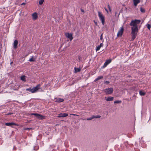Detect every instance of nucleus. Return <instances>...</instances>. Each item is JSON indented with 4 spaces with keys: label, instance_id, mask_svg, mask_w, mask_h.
<instances>
[{
    "label": "nucleus",
    "instance_id": "f257e3e1",
    "mask_svg": "<svg viewBox=\"0 0 151 151\" xmlns=\"http://www.w3.org/2000/svg\"><path fill=\"white\" fill-rule=\"evenodd\" d=\"M140 20L138 19L132 20L129 24L130 26H132L131 27L132 32L137 33L138 29L137 24L140 22Z\"/></svg>",
    "mask_w": 151,
    "mask_h": 151
},
{
    "label": "nucleus",
    "instance_id": "f03ea898",
    "mask_svg": "<svg viewBox=\"0 0 151 151\" xmlns=\"http://www.w3.org/2000/svg\"><path fill=\"white\" fill-rule=\"evenodd\" d=\"M40 85L39 84L37 85L35 87H34L32 88H29L27 89L26 91H29L32 93H34L36 92L40 88Z\"/></svg>",
    "mask_w": 151,
    "mask_h": 151
},
{
    "label": "nucleus",
    "instance_id": "7ed1b4c3",
    "mask_svg": "<svg viewBox=\"0 0 151 151\" xmlns=\"http://www.w3.org/2000/svg\"><path fill=\"white\" fill-rule=\"evenodd\" d=\"M98 16L100 19L101 21L102 24L104 25L105 23V18L103 14L101 12L99 11L98 12Z\"/></svg>",
    "mask_w": 151,
    "mask_h": 151
},
{
    "label": "nucleus",
    "instance_id": "20e7f679",
    "mask_svg": "<svg viewBox=\"0 0 151 151\" xmlns=\"http://www.w3.org/2000/svg\"><path fill=\"white\" fill-rule=\"evenodd\" d=\"M106 94V95L111 94L112 93L113 91V88H106L104 90Z\"/></svg>",
    "mask_w": 151,
    "mask_h": 151
},
{
    "label": "nucleus",
    "instance_id": "39448f33",
    "mask_svg": "<svg viewBox=\"0 0 151 151\" xmlns=\"http://www.w3.org/2000/svg\"><path fill=\"white\" fill-rule=\"evenodd\" d=\"M31 115L35 116L38 119H45V116L37 113H32Z\"/></svg>",
    "mask_w": 151,
    "mask_h": 151
},
{
    "label": "nucleus",
    "instance_id": "423d86ee",
    "mask_svg": "<svg viewBox=\"0 0 151 151\" xmlns=\"http://www.w3.org/2000/svg\"><path fill=\"white\" fill-rule=\"evenodd\" d=\"M124 31V29L123 27L120 28V29L118 31L117 34V36L118 37H121L122 34Z\"/></svg>",
    "mask_w": 151,
    "mask_h": 151
},
{
    "label": "nucleus",
    "instance_id": "0eeeda50",
    "mask_svg": "<svg viewBox=\"0 0 151 151\" xmlns=\"http://www.w3.org/2000/svg\"><path fill=\"white\" fill-rule=\"evenodd\" d=\"M137 33L131 32V36H132L131 40H132L133 41L135 39L137 35Z\"/></svg>",
    "mask_w": 151,
    "mask_h": 151
},
{
    "label": "nucleus",
    "instance_id": "6e6552de",
    "mask_svg": "<svg viewBox=\"0 0 151 151\" xmlns=\"http://www.w3.org/2000/svg\"><path fill=\"white\" fill-rule=\"evenodd\" d=\"M65 35L66 37L69 38L70 41L72 40L73 37L71 34H70L69 33H66Z\"/></svg>",
    "mask_w": 151,
    "mask_h": 151
},
{
    "label": "nucleus",
    "instance_id": "1a4fd4ad",
    "mask_svg": "<svg viewBox=\"0 0 151 151\" xmlns=\"http://www.w3.org/2000/svg\"><path fill=\"white\" fill-rule=\"evenodd\" d=\"M68 116V114L66 113L60 114H58V117H64Z\"/></svg>",
    "mask_w": 151,
    "mask_h": 151
},
{
    "label": "nucleus",
    "instance_id": "9d476101",
    "mask_svg": "<svg viewBox=\"0 0 151 151\" xmlns=\"http://www.w3.org/2000/svg\"><path fill=\"white\" fill-rule=\"evenodd\" d=\"M18 43V41L17 40H15L14 42L13 47L15 49L17 48V45Z\"/></svg>",
    "mask_w": 151,
    "mask_h": 151
},
{
    "label": "nucleus",
    "instance_id": "9b49d317",
    "mask_svg": "<svg viewBox=\"0 0 151 151\" xmlns=\"http://www.w3.org/2000/svg\"><path fill=\"white\" fill-rule=\"evenodd\" d=\"M5 124L6 125L9 126H11L12 125H17V124L14 122L6 123H5Z\"/></svg>",
    "mask_w": 151,
    "mask_h": 151
},
{
    "label": "nucleus",
    "instance_id": "f8f14e48",
    "mask_svg": "<svg viewBox=\"0 0 151 151\" xmlns=\"http://www.w3.org/2000/svg\"><path fill=\"white\" fill-rule=\"evenodd\" d=\"M33 19L34 20H36L37 18V14L36 13H34L32 14Z\"/></svg>",
    "mask_w": 151,
    "mask_h": 151
},
{
    "label": "nucleus",
    "instance_id": "ddd939ff",
    "mask_svg": "<svg viewBox=\"0 0 151 151\" xmlns=\"http://www.w3.org/2000/svg\"><path fill=\"white\" fill-rule=\"evenodd\" d=\"M105 99L106 101H112L113 100V99H114V97L110 96V97H108L107 98H106V97H105Z\"/></svg>",
    "mask_w": 151,
    "mask_h": 151
},
{
    "label": "nucleus",
    "instance_id": "4468645a",
    "mask_svg": "<svg viewBox=\"0 0 151 151\" xmlns=\"http://www.w3.org/2000/svg\"><path fill=\"white\" fill-rule=\"evenodd\" d=\"M64 101V99H63L58 98L56 99L55 101L57 102L60 103Z\"/></svg>",
    "mask_w": 151,
    "mask_h": 151
},
{
    "label": "nucleus",
    "instance_id": "2eb2a0df",
    "mask_svg": "<svg viewBox=\"0 0 151 151\" xmlns=\"http://www.w3.org/2000/svg\"><path fill=\"white\" fill-rule=\"evenodd\" d=\"M134 4L135 6H136L137 4L140 2L139 0H133Z\"/></svg>",
    "mask_w": 151,
    "mask_h": 151
},
{
    "label": "nucleus",
    "instance_id": "dca6fc26",
    "mask_svg": "<svg viewBox=\"0 0 151 151\" xmlns=\"http://www.w3.org/2000/svg\"><path fill=\"white\" fill-rule=\"evenodd\" d=\"M103 78V76H99L97 78H96L94 80V82H96L100 79H102Z\"/></svg>",
    "mask_w": 151,
    "mask_h": 151
},
{
    "label": "nucleus",
    "instance_id": "f3484780",
    "mask_svg": "<svg viewBox=\"0 0 151 151\" xmlns=\"http://www.w3.org/2000/svg\"><path fill=\"white\" fill-rule=\"evenodd\" d=\"M75 72L77 73L78 72H79L81 70V69L80 68H76L75 67L74 68Z\"/></svg>",
    "mask_w": 151,
    "mask_h": 151
},
{
    "label": "nucleus",
    "instance_id": "a211bd4d",
    "mask_svg": "<svg viewBox=\"0 0 151 151\" xmlns=\"http://www.w3.org/2000/svg\"><path fill=\"white\" fill-rule=\"evenodd\" d=\"M139 94L142 96H144L145 94V93L142 91H140L139 92Z\"/></svg>",
    "mask_w": 151,
    "mask_h": 151
},
{
    "label": "nucleus",
    "instance_id": "6ab92c4d",
    "mask_svg": "<svg viewBox=\"0 0 151 151\" xmlns=\"http://www.w3.org/2000/svg\"><path fill=\"white\" fill-rule=\"evenodd\" d=\"M21 79L24 81H25L26 80L25 79V76H22L21 77Z\"/></svg>",
    "mask_w": 151,
    "mask_h": 151
},
{
    "label": "nucleus",
    "instance_id": "aec40b11",
    "mask_svg": "<svg viewBox=\"0 0 151 151\" xmlns=\"http://www.w3.org/2000/svg\"><path fill=\"white\" fill-rule=\"evenodd\" d=\"M108 64L106 62H105L104 63V65L102 66V68H104L106 67Z\"/></svg>",
    "mask_w": 151,
    "mask_h": 151
},
{
    "label": "nucleus",
    "instance_id": "412c9836",
    "mask_svg": "<svg viewBox=\"0 0 151 151\" xmlns=\"http://www.w3.org/2000/svg\"><path fill=\"white\" fill-rule=\"evenodd\" d=\"M35 61V60L33 58V56H32L31 58L29 60V61L31 62H33Z\"/></svg>",
    "mask_w": 151,
    "mask_h": 151
},
{
    "label": "nucleus",
    "instance_id": "4be33fe9",
    "mask_svg": "<svg viewBox=\"0 0 151 151\" xmlns=\"http://www.w3.org/2000/svg\"><path fill=\"white\" fill-rule=\"evenodd\" d=\"M38 149H39V147H38V146H34V147L33 149H34V150L36 151L37 150H38Z\"/></svg>",
    "mask_w": 151,
    "mask_h": 151
},
{
    "label": "nucleus",
    "instance_id": "5701e85b",
    "mask_svg": "<svg viewBox=\"0 0 151 151\" xmlns=\"http://www.w3.org/2000/svg\"><path fill=\"white\" fill-rule=\"evenodd\" d=\"M44 0H40L39 3L40 5H42V4Z\"/></svg>",
    "mask_w": 151,
    "mask_h": 151
},
{
    "label": "nucleus",
    "instance_id": "b1692460",
    "mask_svg": "<svg viewBox=\"0 0 151 151\" xmlns=\"http://www.w3.org/2000/svg\"><path fill=\"white\" fill-rule=\"evenodd\" d=\"M94 119L93 115L91 117L87 119H86L87 120H91Z\"/></svg>",
    "mask_w": 151,
    "mask_h": 151
},
{
    "label": "nucleus",
    "instance_id": "393cba45",
    "mask_svg": "<svg viewBox=\"0 0 151 151\" xmlns=\"http://www.w3.org/2000/svg\"><path fill=\"white\" fill-rule=\"evenodd\" d=\"M121 102H122L121 101H114V104H115V103L118 104V103H121Z\"/></svg>",
    "mask_w": 151,
    "mask_h": 151
},
{
    "label": "nucleus",
    "instance_id": "a878e982",
    "mask_svg": "<svg viewBox=\"0 0 151 151\" xmlns=\"http://www.w3.org/2000/svg\"><path fill=\"white\" fill-rule=\"evenodd\" d=\"M111 62V60H106V62H107V63L108 64L110 63Z\"/></svg>",
    "mask_w": 151,
    "mask_h": 151
},
{
    "label": "nucleus",
    "instance_id": "bb28decb",
    "mask_svg": "<svg viewBox=\"0 0 151 151\" xmlns=\"http://www.w3.org/2000/svg\"><path fill=\"white\" fill-rule=\"evenodd\" d=\"M93 116L94 118H99L101 117V116H100L99 115H97V116H95L93 115Z\"/></svg>",
    "mask_w": 151,
    "mask_h": 151
},
{
    "label": "nucleus",
    "instance_id": "cd10ccee",
    "mask_svg": "<svg viewBox=\"0 0 151 151\" xmlns=\"http://www.w3.org/2000/svg\"><path fill=\"white\" fill-rule=\"evenodd\" d=\"M140 11H141V12H143V13H144L145 12V10L143 8H140Z\"/></svg>",
    "mask_w": 151,
    "mask_h": 151
},
{
    "label": "nucleus",
    "instance_id": "c85d7f7f",
    "mask_svg": "<svg viewBox=\"0 0 151 151\" xmlns=\"http://www.w3.org/2000/svg\"><path fill=\"white\" fill-rule=\"evenodd\" d=\"M147 27L149 30H150L151 28L150 25L149 24H147Z\"/></svg>",
    "mask_w": 151,
    "mask_h": 151
},
{
    "label": "nucleus",
    "instance_id": "c756f323",
    "mask_svg": "<svg viewBox=\"0 0 151 151\" xmlns=\"http://www.w3.org/2000/svg\"><path fill=\"white\" fill-rule=\"evenodd\" d=\"M100 48L101 47L99 46H98L96 48V51L99 50L100 49Z\"/></svg>",
    "mask_w": 151,
    "mask_h": 151
},
{
    "label": "nucleus",
    "instance_id": "7c9ffc66",
    "mask_svg": "<svg viewBox=\"0 0 151 151\" xmlns=\"http://www.w3.org/2000/svg\"><path fill=\"white\" fill-rule=\"evenodd\" d=\"M109 81H104V83H106L107 84H109Z\"/></svg>",
    "mask_w": 151,
    "mask_h": 151
},
{
    "label": "nucleus",
    "instance_id": "2f4dec72",
    "mask_svg": "<svg viewBox=\"0 0 151 151\" xmlns=\"http://www.w3.org/2000/svg\"><path fill=\"white\" fill-rule=\"evenodd\" d=\"M100 40H103V33H102L100 36Z\"/></svg>",
    "mask_w": 151,
    "mask_h": 151
},
{
    "label": "nucleus",
    "instance_id": "473e14b6",
    "mask_svg": "<svg viewBox=\"0 0 151 151\" xmlns=\"http://www.w3.org/2000/svg\"><path fill=\"white\" fill-rule=\"evenodd\" d=\"M99 47H102L103 46V43H101L100 44V45H99Z\"/></svg>",
    "mask_w": 151,
    "mask_h": 151
},
{
    "label": "nucleus",
    "instance_id": "72a5a7b5",
    "mask_svg": "<svg viewBox=\"0 0 151 151\" xmlns=\"http://www.w3.org/2000/svg\"><path fill=\"white\" fill-rule=\"evenodd\" d=\"M108 7L109 9V10L110 11H111V8H110V6L109 5H108Z\"/></svg>",
    "mask_w": 151,
    "mask_h": 151
},
{
    "label": "nucleus",
    "instance_id": "f704fd0d",
    "mask_svg": "<svg viewBox=\"0 0 151 151\" xmlns=\"http://www.w3.org/2000/svg\"><path fill=\"white\" fill-rule=\"evenodd\" d=\"M31 129H32L31 128H26L25 129L26 130H29Z\"/></svg>",
    "mask_w": 151,
    "mask_h": 151
},
{
    "label": "nucleus",
    "instance_id": "c9c22d12",
    "mask_svg": "<svg viewBox=\"0 0 151 151\" xmlns=\"http://www.w3.org/2000/svg\"><path fill=\"white\" fill-rule=\"evenodd\" d=\"M12 114V113H8L7 115H10V114Z\"/></svg>",
    "mask_w": 151,
    "mask_h": 151
},
{
    "label": "nucleus",
    "instance_id": "e433bc0d",
    "mask_svg": "<svg viewBox=\"0 0 151 151\" xmlns=\"http://www.w3.org/2000/svg\"><path fill=\"white\" fill-rule=\"evenodd\" d=\"M94 22L95 24L96 25H97V23L95 21H94Z\"/></svg>",
    "mask_w": 151,
    "mask_h": 151
},
{
    "label": "nucleus",
    "instance_id": "4c0bfd02",
    "mask_svg": "<svg viewBox=\"0 0 151 151\" xmlns=\"http://www.w3.org/2000/svg\"><path fill=\"white\" fill-rule=\"evenodd\" d=\"M25 3H22V4H21V5H24L25 4Z\"/></svg>",
    "mask_w": 151,
    "mask_h": 151
},
{
    "label": "nucleus",
    "instance_id": "58836bf2",
    "mask_svg": "<svg viewBox=\"0 0 151 151\" xmlns=\"http://www.w3.org/2000/svg\"><path fill=\"white\" fill-rule=\"evenodd\" d=\"M105 10H106V11L107 12H108V10H107V9H106V8H105Z\"/></svg>",
    "mask_w": 151,
    "mask_h": 151
},
{
    "label": "nucleus",
    "instance_id": "ea45409f",
    "mask_svg": "<svg viewBox=\"0 0 151 151\" xmlns=\"http://www.w3.org/2000/svg\"><path fill=\"white\" fill-rule=\"evenodd\" d=\"M70 115H76L75 114H70Z\"/></svg>",
    "mask_w": 151,
    "mask_h": 151
},
{
    "label": "nucleus",
    "instance_id": "a19ab883",
    "mask_svg": "<svg viewBox=\"0 0 151 151\" xmlns=\"http://www.w3.org/2000/svg\"><path fill=\"white\" fill-rule=\"evenodd\" d=\"M81 11L82 12H84L83 10V9H81Z\"/></svg>",
    "mask_w": 151,
    "mask_h": 151
},
{
    "label": "nucleus",
    "instance_id": "79ce46f5",
    "mask_svg": "<svg viewBox=\"0 0 151 151\" xmlns=\"http://www.w3.org/2000/svg\"><path fill=\"white\" fill-rule=\"evenodd\" d=\"M81 58V57H80L79 56V59H80Z\"/></svg>",
    "mask_w": 151,
    "mask_h": 151
},
{
    "label": "nucleus",
    "instance_id": "37998d69",
    "mask_svg": "<svg viewBox=\"0 0 151 151\" xmlns=\"http://www.w3.org/2000/svg\"><path fill=\"white\" fill-rule=\"evenodd\" d=\"M12 64V62L11 63V64Z\"/></svg>",
    "mask_w": 151,
    "mask_h": 151
}]
</instances>
